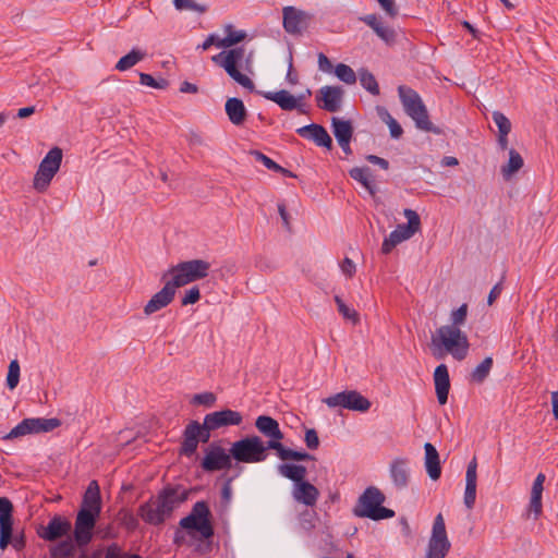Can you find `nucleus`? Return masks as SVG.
I'll use <instances>...</instances> for the list:
<instances>
[{
  "instance_id": "f257e3e1",
  "label": "nucleus",
  "mask_w": 558,
  "mask_h": 558,
  "mask_svg": "<svg viewBox=\"0 0 558 558\" xmlns=\"http://www.w3.org/2000/svg\"><path fill=\"white\" fill-rule=\"evenodd\" d=\"M466 315L468 304L464 303L452 312V324L441 326L437 329L436 335L432 336V345L435 348V356H441V354H437L436 350L444 348L447 352L451 353L456 360L462 361L465 359L470 344L466 335L460 330L459 326L464 324Z\"/></svg>"
},
{
  "instance_id": "f03ea898",
  "label": "nucleus",
  "mask_w": 558,
  "mask_h": 558,
  "mask_svg": "<svg viewBox=\"0 0 558 558\" xmlns=\"http://www.w3.org/2000/svg\"><path fill=\"white\" fill-rule=\"evenodd\" d=\"M189 493L181 486H167L138 507V517L147 524L161 525L169 519L183 501L187 499Z\"/></svg>"
},
{
  "instance_id": "7ed1b4c3",
  "label": "nucleus",
  "mask_w": 558,
  "mask_h": 558,
  "mask_svg": "<svg viewBox=\"0 0 558 558\" xmlns=\"http://www.w3.org/2000/svg\"><path fill=\"white\" fill-rule=\"evenodd\" d=\"M398 94L405 113L415 122L417 129L437 135L442 133L441 129L435 126L429 120L426 106L417 92L409 86L400 85Z\"/></svg>"
},
{
  "instance_id": "20e7f679",
  "label": "nucleus",
  "mask_w": 558,
  "mask_h": 558,
  "mask_svg": "<svg viewBox=\"0 0 558 558\" xmlns=\"http://www.w3.org/2000/svg\"><path fill=\"white\" fill-rule=\"evenodd\" d=\"M385 500L386 496L379 488L369 486L359 497L352 512L357 518H367L373 521L393 518L395 511L383 506Z\"/></svg>"
},
{
  "instance_id": "39448f33",
  "label": "nucleus",
  "mask_w": 558,
  "mask_h": 558,
  "mask_svg": "<svg viewBox=\"0 0 558 558\" xmlns=\"http://www.w3.org/2000/svg\"><path fill=\"white\" fill-rule=\"evenodd\" d=\"M210 270V263L204 259H191L181 262L170 267L161 277L166 280L171 276L170 281L174 288L184 287L191 282L206 278Z\"/></svg>"
},
{
  "instance_id": "423d86ee",
  "label": "nucleus",
  "mask_w": 558,
  "mask_h": 558,
  "mask_svg": "<svg viewBox=\"0 0 558 558\" xmlns=\"http://www.w3.org/2000/svg\"><path fill=\"white\" fill-rule=\"evenodd\" d=\"M269 449V442H264L260 437L254 435L234 441L230 453L236 462L258 463L267 459Z\"/></svg>"
},
{
  "instance_id": "0eeeda50",
  "label": "nucleus",
  "mask_w": 558,
  "mask_h": 558,
  "mask_svg": "<svg viewBox=\"0 0 558 558\" xmlns=\"http://www.w3.org/2000/svg\"><path fill=\"white\" fill-rule=\"evenodd\" d=\"M244 54L245 49L243 47H236L223 50L218 54L213 56L211 60L215 64L221 66L228 75L242 87L253 90L255 87L253 81L247 75L239 71V66L242 65Z\"/></svg>"
},
{
  "instance_id": "6e6552de",
  "label": "nucleus",
  "mask_w": 558,
  "mask_h": 558,
  "mask_svg": "<svg viewBox=\"0 0 558 558\" xmlns=\"http://www.w3.org/2000/svg\"><path fill=\"white\" fill-rule=\"evenodd\" d=\"M179 525L192 536L194 535L193 532H197L203 538L211 537L214 535V526L208 504L204 500L195 502L191 512L180 520Z\"/></svg>"
},
{
  "instance_id": "1a4fd4ad",
  "label": "nucleus",
  "mask_w": 558,
  "mask_h": 558,
  "mask_svg": "<svg viewBox=\"0 0 558 558\" xmlns=\"http://www.w3.org/2000/svg\"><path fill=\"white\" fill-rule=\"evenodd\" d=\"M216 429L211 426L209 421L204 416L203 423L191 421L184 428L183 440L180 446V454L192 457L198 447L199 442L206 444L209 441L211 432Z\"/></svg>"
},
{
  "instance_id": "9d476101",
  "label": "nucleus",
  "mask_w": 558,
  "mask_h": 558,
  "mask_svg": "<svg viewBox=\"0 0 558 558\" xmlns=\"http://www.w3.org/2000/svg\"><path fill=\"white\" fill-rule=\"evenodd\" d=\"M404 217L408 223L398 225L397 228L385 238L381 245V253L389 254L398 244L412 238L421 229V219L416 211L404 209Z\"/></svg>"
},
{
  "instance_id": "9b49d317",
  "label": "nucleus",
  "mask_w": 558,
  "mask_h": 558,
  "mask_svg": "<svg viewBox=\"0 0 558 558\" xmlns=\"http://www.w3.org/2000/svg\"><path fill=\"white\" fill-rule=\"evenodd\" d=\"M62 161V149L51 148L40 161L38 170L34 178V189L44 192L49 186L51 180L59 171Z\"/></svg>"
},
{
  "instance_id": "f8f14e48",
  "label": "nucleus",
  "mask_w": 558,
  "mask_h": 558,
  "mask_svg": "<svg viewBox=\"0 0 558 558\" xmlns=\"http://www.w3.org/2000/svg\"><path fill=\"white\" fill-rule=\"evenodd\" d=\"M450 548L451 543L447 536L444 517L438 513L433 523L432 535L424 558H446Z\"/></svg>"
},
{
  "instance_id": "ddd939ff",
  "label": "nucleus",
  "mask_w": 558,
  "mask_h": 558,
  "mask_svg": "<svg viewBox=\"0 0 558 558\" xmlns=\"http://www.w3.org/2000/svg\"><path fill=\"white\" fill-rule=\"evenodd\" d=\"M61 425L59 418L32 417L24 418L14 428H12L3 439L10 440L28 434H39L51 432Z\"/></svg>"
},
{
  "instance_id": "4468645a",
  "label": "nucleus",
  "mask_w": 558,
  "mask_h": 558,
  "mask_svg": "<svg viewBox=\"0 0 558 558\" xmlns=\"http://www.w3.org/2000/svg\"><path fill=\"white\" fill-rule=\"evenodd\" d=\"M329 408L341 407L351 411L366 412L371 408V401L356 390H345L324 399Z\"/></svg>"
},
{
  "instance_id": "2eb2a0df",
  "label": "nucleus",
  "mask_w": 558,
  "mask_h": 558,
  "mask_svg": "<svg viewBox=\"0 0 558 558\" xmlns=\"http://www.w3.org/2000/svg\"><path fill=\"white\" fill-rule=\"evenodd\" d=\"M100 513L80 509L75 520L74 538L78 546L87 545L93 537V530Z\"/></svg>"
},
{
  "instance_id": "dca6fc26",
  "label": "nucleus",
  "mask_w": 558,
  "mask_h": 558,
  "mask_svg": "<svg viewBox=\"0 0 558 558\" xmlns=\"http://www.w3.org/2000/svg\"><path fill=\"white\" fill-rule=\"evenodd\" d=\"M231 453L215 444H211L201 462V466L206 472H215L220 470H228L232 466Z\"/></svg>"
},
{
  "instance_id": "f3484780",
  "label": "nucleus",
  "mask_w": 558,
  "mask_h": 558,
  "mask_svg": "<svg viewBox=\"0 0 558 558\" xmlns=\"http://www.w3.org/2000/svg\"><path fill=\"white\" fill-rule=\"evenodd\" d=\"M283 28L287 33L299 35L305 31L312 21V15L294 7H286L282 10Z\"/></svg>"
},
{
  "instance_id": "a211bd4d",
  "label": "nucleus",
  "mask_w": 558,
  "mask_h": 558,
  "mask_svg": "<svg viewBox=\"0 0 558 558\" xmlns=\"http://www.w3.org/2000/svg\"><path fill=\"white\" fill-rule=\"evenodd\" d=\"M71 527L72 525L69 519L56 514L50 519L48 524L41 526L37 533L43 539L52 542L69 535Z\"/></svg>"
},
{
  "instance_id": "6ab92c4d",
  "label": "nucleus",
  "mask_w": 558,
  "mask_h": 558,
  "mask_svg": "<svg viewBox=\"0 0 558 558\" xmlns=\"http://www.w3.org/2000/svg\"><path fill=\"white\" fill-rule=\"evenodd\" d=\"M344 90L340 86H323L316 94V102L320 109L337 112L340 109Z\"/></svg>"
},
{
  "instance_id": "aec40b11",
  "label": "nucleus",
  "mask_w": 558,
  "mask_h": 558,
  "mask_svg": "<svg viewBox=\"0 0 558 558\" xmlns=\"http://www.w3.org/2000/svg\"><path fill=\"white\" fill-rule=\"evenodd\" d=\"M177 288L169 280L166 281L163 288L155 293L144 307V313L149 316L163 307L168 306L174 299Z\"/></svg>"
},
{
  "instance_id": "412c9836",
  "label": "nucleus",
  "mask_w": 558,
  "mask_h": 558,
  "mask_svg": "<svg viewBox=\"0 0 558 558\" xmlns=\"http://www.w3.org/2000/svg\"><path fill=\"white\" fill-rule=\"evenodd\" d=\"M205 417L216 430L229 426H239L243 422V415L231 409L215 411L206 414Z\"/></svg>"
},
{
  "instance_id": "4be33fe9",
  "label": "nucleus",
  "mask_w": 558,
  "mask_h": 558,
  "mask_svg": "<svg viewBox=\"0 0 558 558\" xmlns=\"http://www.w3.org/2000/svg\"><path fill=\"white\" fill-rule=\"evenodd\" d=\"M262 95L267 99L277 104L282 110L292 111L298 110L301 114H307V109L304 104H298V99L288 90L281 89L278 92H265Z\"/></svg>"
},
{
  "instance_id": "5701e85b",
  "label": "nucleus",
  "mask_w": 558,
  "mask_h": 558,
  "mask_svg": "<svg viewBox=\"0 0 558 558\" xmlns=\"http://www.w3.org/2000/svg\"><path fill=\"white\" fill-rule=\"evenodd\" d=\"M296 133L307 140H312L317 146L325 147L327 149L332 148V140L326 129L316 123L299 128Z\"/></svg>"
},
{
  "instance_id": "b1692460",
  "label": "nucleus",
  "mask_w": 558,
  "mask_h": 558,
  "mask_svg": "<svg viewBox=\"0 0 558 558\" xmlns=\"http://www.w3.org/2000/svg\"><path fill=\"white\" fill-rule=\"evenodd\" d=\"M319 495L318 488L307 481L293 485L292 497L299 504H303L307 507H314Z\"/></svg>"
},
{
  "instance_id": "393cba45",
  "label": "nucleus",
  "mask_w": 558,
  "mask_h": 558,
  "mask_svg": "<svg viewBox=\"0 0 558 558\" xmlns=\"http://www.w3.org/2000/svg\"><path fill=\"white\" fill-rule=\"evenodd\" d=\"M255 427L265 437L269 438L267 442L281 444L283 439V433L279 427V423L268 415H259L255 420Z\"/></svg>"
},
{
  "instance_id": "a878e982",
  "label": "nucleus",
  "mask_w": 558,
  "mask_h": 558,
  "mask_svg": "<svg viewBox=\"0 0 558 558\" xmlns=\"http://www.w3.org/2000/svg\"><path fill=\"white\" fill-rule=\"evenodd\" d=\"M477 462L476 459L473 458L466 468V474H465V490H464V498L463 502L465 507L471 510L474 508L475 500H476V481H477Z\"/></svg>"
},
{
  "instance_id": "bb28decb",
  "label": "nucleus",
  "mask_w": 558,
  "mask_h": 558,
  "mask_svg": "<svg viewBox=\"0 0 558 558\" xmlns=\"http://www.w3.org/2000/svg\"><path fill=\"white\" fill-rule=\"evenodd\" d=\"M390 477L395 486L403 489L410 482V468L407 458H396L390 463Z\"/></svg>"
},
{
  "instance_id": "cd10ccee",
  "label": "nucleus",
  "mask_w": 558,
  "mask_h": 558,
  "mask_svg": "<svg viewBox=\"0 0 558 558\" xmlns=\"http://www.w3.org/2000/svg\"><path fill=\"white\" fill-rule=\"evenodd\" d=\"M434 383L437 400L439 404L444 405L447 403L450 389L449 372L445 364H440L435 368Z\"/></svg>"
},
{
  "instance_id": "c85d7f7f",
  "label": "nucleus",
  "mask_w": 558,
  "mask_h": 558,
  "mask_svg": "<svg viewBox=\"0 0 558 558\" xmlns=\"http://www.w3.org/2000/svg\"><path fill=\"white\" fill-rule=\"evenodd\" d=\"M545 480V474L538 473L532 485L529 512L533 514L535 520L538 519L543 512L542 494Z\"/></svg>"
},
{
  "instance_id": "c756f323",
  "label": "nucleus",
  "mask_w": 558,
  "mask_h": 558,
  "mask_svg": "<svg viewBox=\"0 0 558 558\" xmlns=\"http://www.w3.org/2000/svg\"><path fill=\"white\" fill-rule=\"evenodd\" d=\"M424 450L426 472L433 481H437L441 475L439 453L430 442H425Z\"/></svg>"
},
{
  "instance_id": "7c9ffc66",
  "label": "nucleus",
  "mask_w": 558,
  "mask_h": 558,
  "mask_svg": "<svg viewBox=\"0 0 558 558\" xmlns=\"http://www.w3.org/2000/svg\"><path fill=\"white\" fill-rule=\"evenodd\" d=\"M81 509H87L95 513H100L101 511V496L100 488L97 481H92L83 496Z\"/></svg>"
},
{
  "instance_id": "2f4dec72",
  "label": "nucleus",
  "mask_w": 558,
  "mask_h": 558,
  "mask_svg": "<svg viewBox=\"0 0 558 558\" xmlns=\"http://www.w3.org/2000/svg\"><path fill=\"white\" fill-rule=\"evenodd\" d=\"M367 26H369L375 34L385 43L390 44L395 41L396 33L392 28L385 26L376 14H367L361 17Z\"/></svg>"
},
{
  "instance_id": "473e14b6",
  "label": "nucleus",
  "mask_w": 558,
  "mask_h": 558,
  "mask_svg": "<svg viewBox=\"0 0 558 558\" xmlns=\"http://www.w3.org/2000/svg\"><path fill=\"white\" fill-rule=\"evenodd\" d=\"M226 113L234 125H241L246 120L247 111L240 98L232 97L226 101Z\"/></svg>"
},
{
  "instance_id": "72a5a7b5",
  "label": "nucleus",
  "mask_w": 558,
  "mask_h": 558,
  "mask_svg": "<svg viewBox=\"0 0 558 558\" xmlns=\"http://www.w3.org/2000/svg\"><path fill=\"white\" fill-rule=\"evenodd\" d=\"M269 447H271V449L276 450L278 457L283 461H288V460L307 461V460L314 459V457L307 452L295 451L293 449L286 448L282 444H276L275 441L269 442Z\"/></svg>"
},
{
  "instance_id": "f704fd0d",
  "label": "nucleus",
  "mask_w": 558,
  "mask_h": 558,
  "mask_svg": "<svg viewBox=\"0 0 558 558\" xmlns=\"http://www.w3.org/2000/svg\"><path fill=\"white\" fill-rule=\"evenodd\" d=\"M278 472L282 476L291 480L294 484H299L305 481L307 470L302 464L282 463L278 465Z\"/></svg>"
},
{
  "instance_id": "c9c22d12",
  "label": "nucleus",
  "mask_w": 558,
  "mask_h": 558,
  "mask_svg": "<svg viewBox=\"0 0 558 558\" xmlns=\"http://www.w3.org/2000/svg\"><path fill=\"white\" fill-rule=\"evenodd\" d=\"M145 57V51L137 48H133L128 54L120 58L114 68L120 72L126 71L133 68L140 61H142Z\"/></svg>"
},
{
  "instance_id": "e433bc0d",
  "label": "nucleus",
  "mask_w": 558,
  "mask_h": 558,
  "mask_svg": "<svg viewBox=\"0 0 558 558\" xmlns=\"http://www.w3.org/2000/svg\"><path fill=\"white\" fill-rule=\"evenodd\" d=\"M226 37L218 40L217 47L230 48L246 38L244 31H235L231 24L225 26Z\"/></svg>"
},
{
  "instance_id": "4c0bfd02",
  "label": "nucleus",
  "mask_w": 558,
  "mask_h": 558,
  "mask_svg": "<svg viewBox=\"0 0 558 558\" xmlns=\"http://www.w3.org/2000/svg\"><path fill=\"white\" fill-rule=\"evenodd\" d=\"M349 174L352 179L359 181L369 192L371 195H375L376 186L369 179V177H371L369 168L355 167L349 171Z\"/></svg>"
},
{
  "instance_id": "58836bf2",
  "label": "nucleus",
  "mask_w": 558,
  "mask_h": 558,
  "mask_svg": "<svg viewBox=\"0 0 558 558\" xmlns=\"http://www.w3.org/2000/svg\"><path fill=\"white\" fill-rule=\"evenodd\" d=\"M523 158L522 156L513 148L509 150V160L508 163L502 166L501 173L502 177L508 180L510 177L518 172L523 167Z\"/></svg>"
},
{
  "instance_id": "ea45409f",
  "label": "nucleus",
  "mask_w": 558,
  "mask_h": 558,
  "mask_svg": "<svg viewBox=\"0 0 558 558\" xmlns=\"http://www.w3.org/2000/svg\"><path fill=\"white\" fill-rule=\"evenodd\" d=\"M333 134L337 141L344 142L351 140L353 135V128L350 121L340 120L336 117L331 119Z\"/></svg>"
},
{
  "instance_id": "a19ab883",
  "label": "nucleus",
  "mask_w": 558,
  "mask_h": 558,
  "mask_svg": "<svg viewBox=\"0 0 558 558\" xmlns=\"http://www.w3.org/2000/svg\"><path fill=\"white\" fill-rule=\"evenodd\" d=\"M377 109H378V114H379L380 119L389 128L390 136L396 140L400 138L403 134V129L399 124V122L395 118H392V116L388 112V110L386 108L378 107Z\"/></svg>"
},
{
  "instance_id": "79ce46f5",
  "label": "nucleus",
  "mask_w": 558,
  "mask_h": 558,
  "mask_svg": "<svg viewBox=\"0 0 558 558\" xmlns=\"http://www.w3.org/2000/svg\"><path fill=\"white\" fill-rule=\"evenodd\" d=\"M493 364V357H485L471 373V381L476 384L484 383L492 371Z\"/></svg>"
},
{
  "instance_id": "37998d69",
  "label": "nucleus",
  "mask_w": 558,
  "mask_h": 558,
  "mask_svg": "<svg viewBox=\"0 0 558 558\" xmlns=\"http://www.w3.org/2000/svg\"><path fill=\"white\" fill-rule=\"evenodd\" d=\"M74 553L75 544L71 537L60 542L50 549V555L52 558H69L72 557Z\"/></svg>"
},
{
  "instance_id": "c03bdc74",
  "label": "nucleus",
  "mask_w": 558,
  "mask_h": 558,
  "mask_svg": "<svg viewBox=\"0 0 558 558\" xmlns=\"http://www.w3.org/2000/svg\"><path fill=\"white\" fill-rule=\"evenodd\" d=\"M360 83L363 88H365L372 95H379V86L375 78V76L366 69H361L359 71Z\"/></svg>"
},
{
  "instance_id": "a18cd8bd",
  "label": "nucleus",
  "mask_w": 558,
  "mask_h": 558,
  "mask_svg": "<svg viewBox=\"0 0 558 558\" xmlns=\"http://www.w3.org/2000/svg\"><path fill=\"white\" fill-rule=\"evenodd\" d=\"M335 302L338 307V312L344 319L352 322L353 325L360 323V315L355 310L350 308L339 295H335Z\"/></svg>"
},
{
  "instance_id": "49530a36",
  "label": "nucleus",
  "mask_w": 558,
  "mask_h": 558,
  "mask_svg": "<svg viewBox=\"0 0 558 558\" xmlns=\"http://www.w3.org/2000/svg\"><path fill=\"white\" fill-rule=\"evenodd\" d=\"M336 76L345 84H354L356 82V74L353 69L344 63H339L335 68Z\"/></svg>"
},
{
  "instance_id": "de8ad7c7",
  "label": "nucleus",
  "mask_w": 558,
  "mask_h": 558,
  "mask_svg": "<svg viewBox=\"0 0 558 558\" xmlns=\"http://www.w3.org/2000/svg\"><path fill=\"white\" fill-rule=\"evenodd\" d=\"M13 505L7 497H0V525L13 524Z\"/></svg>"
},
{
  "instance_id": "09e8293b",
  "label": "nucleus",
  "mask_w": 558,
  "mask_h": 558,
  "mask_svg": "<svg viewBox=\"0 0 558 558\" xmlns=\"http://www.w3.org/2000/svg\"><path fill=\"white\" fill-rule=\"evenodd\" d=\"M20 381V364L17 360H12L9 364L8 375H7V386L9 389L13 390L16 388Z\"/></svg>"
},
{
  "instance_id": "8fccbe9b",
  "label": "nucleus",
  "mask_w": 558,
  "mask_h": 558,
  "mask_svg": "<svg viewBox=\"0 0 558 558\" xmlns=\"http://www.w3.org/2000/svg\"><path fill=\"white\" fill-rule=\"evenodd\" d=\"M493 121L499 130V134L508 135L511 131L510 120L500 111H494L492 114Z\"/></svg>"
},
{
  "instance_id": "3c124183",
  "label": "nucleus",
  "mask_w": 558,
  "mask_h": 558,
  "mask_svg": "<svg viewBox=\"0 0 558 558\" xmlns=\"http://www.w3.org/2000/svg\"><path fill=\"white\" fill-rule=\"evenodd\" d=\"M140 83L157 89H165L169 86V82L165 78L155 80L150 74L140 73Z\"/></svg>"
},
{
  "instance_id": "603ef678",
  "label": "nucleus",
  "mask_w": 558,
  "mask_h": 558,
  "mask_svg": "<svg viewBox=\"0 0 558 558\" xmlns=\"http://www.w3.org/2000/svg\"><path fill=\"white\" fill-rule=\"evenodd\" d=\"M217 401V397L214 392H202L193 396L192 403L196 405H204L206 408H211L215 405Z\"/></svg>"
},
{
  "instance_id": "864d4df0",
  "label": "nucleus",
  "mask_w": 558,
  "mask_h": 558,
  "mask_svg": "<svg viewBox=\"0 0 558 558\" xmlns=\"http://www.w3.org/2000/svg\"><path fill=\"white\" fill-rule=\"evenodd\" d=\"M173 4L179 11H195V12H205L206 8L196 3L193 0H173Z\"/></svg>"
},
{
  "instance_id": "5fc2aeb1",
  "label": "nucleus",
  "mask_w": 558,
  "mask_h": 558,
  "mask_svg": "<svg viewBox=\"0 0 558 558\" xmlns=\"http://www.w3.org/2000/svg\"><path fill=\"white\" fill-rule=\"evenodd\" d=\"M106 558H143L137 554L122 551L117 544H111L106 548Z\"/></svg>"
},
{
  "instance_id": "6e6d98bb",
  "label": "nucleus",
  "mask_w": 558,
  "mask_h": 558,
  "mask_svg": "<svg viewBox=\"0 0 558 558\" xmlns=\"http://www.w3.org/2000/svg\"><path fill=\"white\" fill-rule=\"evenodd\" d=\"M250 154L255 158L256 161L262 162L269 170H278L280 169V165L275 162L272 159L267 157L259 150H251Z\"/></svg>"
},
{
  "instance_id": "4d7b16f0",
  "label": "nucleus",
  "mask_w": 558,
  "mask_h": 558,
  "mask_svg": "<svg viewBox=\"0 0 558 558\" xmlns=\"http://www.w3.org/2000/svg\"><path fill=\"white\" fill-rule=\"evenodd\" d=\"M13 524L0 525V548L4 550L12 543Z\"/></svg>"
},
{
  "instance_id": "13d9d810",
  "label": "nucleus",
  "mask_w": 558,
  "mask_h": 558,
  "mask_svg": "<svg viewBox=\"0 0 558 558\" xmlns=\"http://www.w3.org/2000/svg\"><path fill=\"white\" fill-rule=\"evenodd\" d=\"M199 299H201L199 289H198V287L194 286L191 289L185 291V294L181 300V305L186 306L190 304H195L199 301Z\"/></svg>"
},
{
  "instance_id": "bf43d9fd",
  "label": "nucleus",
  "mask_w": 558,
  "mask_h": 558,
  "mask_svg": "<svg viewBox=\"0 0 558 558\" xmlns=\"http://www.w3.org/2000/svg\"><path fill=\"white\" fill-rule=\"evenodd\" d=\"M300 525L305 532H311L315 527V512L308 510L302 512Z\"/></svg>"
},
{
  "instance_id": "052dcab7",
  "label": "nucleus",
  "mask_w": 558,
  "mask_h": 558,
  "mask_svg": "<svg viewBox=\"0 0 558 558\" xmlns=\"http://www.w3.org/2000/svg\"><path fill=\"white\" fill-rule=\"evenodd\" d=\"M304 440H305L307 448H310L312 450L317 449L319 446V438H318L317 432L313 428L307 429L305 432Z\"/></svg>"
},
{
  "instance_id": "680f3d73",
  "label": "nucleus",
  "mask_w": 558,
  "mask_h": 558,
  "mask_svg": "<svg viewBox=\"0 0 558 558\" xmlns=\"http://www.w3.org/2000/svg\"><path fill=\"white\" fill-rule=\"evenodd\" d=\"M377 1L390 17H396L398 15V8L395 3V0H377Z\"/></svg>"
},
{
  "instance_id": "e2e57ef3",
  "label": "nucleus",
  "mask_w": 558,
  "mask_h": 558,
  "mask_svg": "<svg viewBox=\"0 0 558 558\" xmlns=\"http://www.w3.org/2000/svg\"><path fill=\"white\" fill-rule=\"evenodd\" d=\"M342 272L351 278L355 274V264L349 257H345L340 265Z\"/></svg>"
},
{
  "instance_id": "0e129e2a",
  "label": "nucleus",
  "mask_w": 558,
  "mask_h": 558,
  "mask_svg": "<svg viewBox=\"0 0 558 558\" xmlns=\"http://www.w3.org/2000/svg\"><path fill=\"white\" fill-rule=\"evenodd\" d=\"M278 213L282 219V222H283V226L286 227L287 230H290L291 227H290V216L287 211V208H286V204L283 202L279 203L278 204Z\"/></svg>"
},
{
  "instance_id": "69168bd1",
  "label": "nucleus",
  "mask_w": 558,
  "mask_h": 558,
  "mask_svg": "<svg viewBox=\"0 0 558 558\" xmlns=\"http://www.w3.org/2000/svg\"><path fill=\"white\" fill-rule=\"evenodd\" d=\"M366 160L369 161L371 163L379 166L384 170H387L389 168L388 160H386L381 157H378L376 155H367Z\"/></svg>"
},
{
  "instance_id": "338daca9",
  "label": "nucleus",
  "mask_w": 558,
  "mask_h": 558,
  "mask_svg": "<svg viewBox=\"0 0 558 558\" xmlns=\"http://www.w3.org/2000/svg\"><path fill=\"white\" fill-rule=\"evenodd\" d=\"M123 523L130 530H135L138 525V521L135 515L131 512H126L123 518Z\"/></svg>"
},
{
  "instance_id": "774afa93",
  "label": "nucleus",
  "mask_w": 558,
  "mask_h": 558,
  "mask_svg": "<svg viewBox=\"0 0 558 558\" xmlns=\"http://www.w3.org/2000/svg\"><path fill=\"white\" fill-rule=\"evenodd\" d=\"M318 66L324 72H329L332 69L330 60L323 52L318 54Z\"/></svg>"
}]
</instances>
